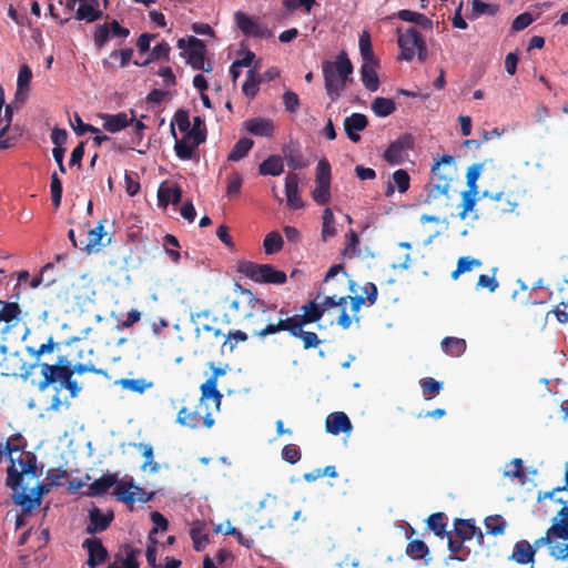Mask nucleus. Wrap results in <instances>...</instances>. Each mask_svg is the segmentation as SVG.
Returning <instances> with one entry per match:
<instances>
[{"instance_id":"aec40b11","label":"nucleus","mask_w":568,"mask_h":568,"mask_svg":"<svg viewBox=\"0 0 568 568\" xmlns=\"http://www.w3.org/2000/svg\"><path fill=\"white\" fill-rule=\"evenodd\" d=\"M326 432L332 435L351 433L353 425L344 412H335L327 415L325 420Z\"/></svg>"},{"instance_id":"6e6552de","label":"nucleus","mask_w":568,"mask_h":568,"mask_svg":"<svg viewBox=\"0 0 568 568\" xmlns=\"http://www.w3.org/2000/svg\"><path fill=\"white\" fill-rule=\"evenodd\" d=\"M98 116L102 120V128L105 131L115 133L131 125L133 131L136 133L138 139H142L141 133L145 129V125L142 121L135 120L133 111H131L130 115L125 112H120L116 114L101 113Z\"/></svg>"},{"instance_id":"393cba45","label":"nucleus","mask_w":568,"mask_h":568,"mask_svg":"<svg viewBox=\"0 0 568 568\" xmlns=\"http://www.w3.org/2000/svg\"><path fill=\"white\" fill-rule=\"evenodd\" d=\"M118 480V474L106 473L89 485L85 495L91 497L103 496Z\"/></svg>"},{"instance_id":"4d7b16f0","label":"nucleus","mask_w":568,"mask_h":568,"mask_svg":"<svg viewBox=\"0 0 568 568\" xmlns=\"http://www.w3.org/2000/svg\"><path fill=\"white\" fill-rule=\"evenodd\" d=\"M125 558L122 561V566H118L115 564H111L108 568H139L140 564L138 561V556L140 555V550L132 548L130 545H125L124 548Z\"/></svg>"},{"instance_id":"9d476101","label":"nucleus","mask_w":568,"mask_h":568,"mask_svg":"<svg viewBox=\"0 0 568 568\" xmlns=\"http://www.w3.org/2000/svg\"><path fill=\"white\" fill-rule=\"evenodd\" d=\"M176 423L189 428H197L202 423L206 428H211L214 425V418L209 412L207 404L199 403L194 410L182 407L178 413Z\"/></svg>"},{"instance_id":"864d4df0","label":"nucleus","mask_w":568,"mask_h":568,"mask_svg":"<svg viewBox=\"0 0 568 568\" xmlns=\"http://www.w3.org/2000/svg\"><path fill=\"white\" fill-rule=\"evenodd\" d=\"M485 527L487 534L498 536L505 532L507 523L500 515H494L485 519Z\"/></svg>"},{"instance_id":"4c0bfd02","label":"nucleus","mask_w":568,"mask_h":568,"mask_svg":"<svg viewBox=\"0 0 568 568\" xmlns=\"http://www.w3.org/2000/svg\"><path fill=\"white\" fill-rule=\"evenodd\" d=\"M443 351L453 357H459L466 351V341L458 337H445L442 343Z\"/></svg>"},{"instance_id":"bb28decb","label":"nucleus","mask_w":568,"mask_h":568,"mask_svg":"<svg viewBox=\"0 0 568 568\" xmlns=\"http://www.w3.org/2000/svg\"><path fill=\"white\" fill-rule=\"evenodd\" d=\"M12 359L17 361V365H19V369L11 368L10 366L6 365V371L0 373L1 376L6 377H21L22 379L27 381L29 376L31 375L32 369L37 366L36 364H27L18 353L12 354L9 358H6L4 362L8 363Z\"/></svg>"},{"instance_id":"bf43d9fd","label":"nucleus","mask_w":568,"mask_h":568,"mask_svg":"<svg viewBox=\"0 0 568 568\" xmlns=\"http://www.w3.org/2000/svg\"><path fill=\"white\" fill-rule=\"evenodd\" d=\"M463 539H454L452 537L448 538V549L452 554L455 555L454 559L458 561H464L469 556L470 550L464 545Z\"/></svg>"},{"instance_id":"680f3d73","label":"nucleus","mask_w":568,"mask_h":568,"mask_svg":"<svg viewBox=\"0 0 568 568\" xmlns=\"http://www.w3.org/2000/svg\"><path fill=\"white\" fill-rule=\"evenodd\" d=\"M316 186L312 191L313 200L320 204L325 205L331 200V183H315Z\"/></svg>"},{"instance_id":"a18cd8bd","label":"nucleus","mask_w":568,"mask_h":568,"mask_svg":"<svg viewBox=\"0 0 568 568\" xmlns=\"http://www.w3.org/2000/svg\"><path fill=\"white\" fill-rule=\"evenodd\" d=\"M283 153L287 161V165L293 170L303 169L307 165L305 158L297 150L292 148V144L285 145Z\"/></svg>"},{"instance_id":"4468645a","label":"nucleus","mask_w":568,"mask_h":568,"mask_svg":"<svg viewBox=\"0 0 568 568\" xmlns=\"http://www.w3.org/2000/svg\"><path fill=\"white\" fill-rule=\"evenodd\" d=\"M237 28L247 37L255 38H270L272 32L266 26L258 23L253 18L248 17L242 11H237L234 14Z\"/></svg>"},{"instance_id":"412c9836","label":"nucleus","mask_w":568,"mask_h":568,"mask_svg":"<svg viewBox=\"0 0 568 568\" xmlns=\"http://www.w3.org/2000/svg\"><path fill=\"white\" fill-rule=\"evenodd\" d=\"M83 547L88 549L89 558L88 565L90 568H95L98 565L104 562L108 558V550L99 538H89L83 542Z\"/></svg>"},{"instance_id":"c9c22d12","label":"nucleus","mask_w":568,"mask_h":568,"mask_svg":"<svg viewBox=\"0 0 568 568\" xmlns=\"http://www.w3.org/2000/svg\"><path fill=\"white\" fill-rule=\"evenodd\" d=\"M106 220H101L94 229L88 231V240L83 245V250L91 253L98 246L103 245L102 240L106 235L104 232V223Z\"/></svg>"},{"instance_id":"49530a36","label":"nucleus","mask_w":568,"mask_h":568,"mask_svg":"<svg viewBox=\"0 0 568 568\" xmlns=\"http://www.w3.org/2000/svg\"><path fill=\"white\" fill-rule=\"evenodd\" d=\"M261 82V77L255 69H251L247 71L246 80L243 83L242 91L247 98H254L258 92V84Z\"/></svg>"},{"instance_id":"f03ea898","label":"nucleus","mask_w":568,"mask_h":568,"mask_svg":"<svg viewBox=\"0 0 568 568\" xmlns=\"http://www.w3.org/2000/svg\"><path fill=\"white\" fill-rule=\"evenodd\" d=\"M556 501L562 504L557 517L552 519V526H557L558 531L551 534V541L548 544V552L556 560L568 559V500L556 498Z\"/></svg>"},{"instance_id":"c03bdc74","label":"nucleus","mask_w":568,"mask_h":568,"mask_svg":"<svg viewBox=\"0 0 568 568\" xmlns=\"http://www.w3.org/2000/svg\"><path fill=\"white\" fill-rule=\"evenodd\" d=\"M372 110L377 116L385 118L396 110V105L392 99L378 97L373 101Z\"/></svg>"},{"instance_id":"c85d7f7f","label":"nucleus","mask_w":568,"mask_h":568,"mask_svg":"<svg viewBox=\"0 0 568 568\" xmlns=\"http://www.w3.org/2000/svg\"><path fill=\"white\" fill-rule=\"evenodd\" d=\"M20 315L21 308L18 303L0 301V322L6 324L3 333L11 328L13 322L19 321Z\"/></svg>"},{"instance_id":"473e14b6","label":"nucleus","mask_w":568,"mask_h":568,"mask_svg":"<svg viewBox=\"0 0 568 568\" xmlns=\"http://www.w3.org/2000/svg\"><path fill=\"white\" fill-rule=\"evenodd\" d=\"M201 398L200 404H206L209 399H212L215 409L219 410L222 402V394L217 389L215 377H210L204 384L201 385Z\"/></svg>"},{"instance_id":"3c124183","label":"nucleus","mask_w":568,"mask_h":568,"mask_svg":"<svg viewBox=\"0 0 568 568\" xmlns=\"http://www.w3.org/2000/svg\"><path fill=\"white\" fill-rule=\"evenodd\" d=\"M283 244H284L283 237L278 232H276V231L270 232L263 241L264 252L267 255L275 254L282 250Z\"/></svg>"},{"instance_id":"2eb2a0df","label":"nucleus","mask_w":568,"mask_h":568,"mask_svg":"<svg viewBox=\"0 0 568 568\" xmlns=\"http://www.w3.org/2000/svg\"><path fill=\"white\" fill-rule=\"evenodd\" d=\"M187 63L194 70H203L205 72H211V64H207V67H205L206 47L204 42L195 37H190L187 40Z\"/></svg>"},{"instance_id":"79ce46f5","label":"nucleus","mask_w":568,"mask_h":568,"mask_svg":"<svg viewBox=\"0 0 568 568\" xmlns=\"http://www.w3.org/2000/svg\"><path fill=\"white\" fill-rule=\"evenodd\" d=\"M115 384L120 385L123 389H128L136 394H143L146 389L153 386L152 382H146L144 378H122L116 381Z\"/></svg>"},{"instance_id":"f257e3e1","label":"nucleus","mask_w":568,"mask_h":568,"mask_svg":"<svg viewBox=\"0 0 568 568\" xmlns=\"http://www.w3.org/2000/svg\"><path fill=\"white\" fill-rule=\"evenodd\" d=\"M354 67L345 51L337 54L335 61L322 62V72L327 95L332 101L337 100L346 89L347 82H352L351 74Z\"/></svg>"},{"instance_id":"b1692460","label":"nucleus","mask_w":568,"mask_h":568,"mask_svg":"<svg viewBox=\"0 0 568 568\" xmlns=\"http://www.w3.org/2000/svg\"><path fill=\"white\" fill-rule=\"evenodd\" d=\"M413 144H388L383 158L390 165L405 163L409 158V150Z\"/></svg>"},{"instance_id":"9b49d317","label":"nucleus","mask_w":568,"mask_h":568,"mask_svg":"<svg viewBox=\"0 0 568 568\" xmlns=\"http://www.w3.org/2000/svg\"><path fill=\"white\" fill-rule=\"evenodd\" d=\"M301 311L302 314H294L293 316H290L288 310L282 307L277 311V321H282L284 323H297L298 325H307L318 322L324 315V307L320 306V304L314 301L303 305Z\"/></svg>"},{"instance_id":"7ed1b4c3","label":"nucleus","mask_w":568,"mask_h":568,"mask_svg":"<svg viewBox=\"0 0 568 568\" xmlns=\"http://www.w3.org/2000/svg\"><path fill=\"white\" fill-rule=\"evenodd\" d=\"M304 326L305 325H298L297 323H284L282 321L275 323L268 322L265 327L254 331L253 334L260 339H264L268 335L286 331L291 336L302 341L304 349L316 348L322 341L315 332L304 331Z\"/></svg>"},{"instance_id":"cd10ccee","label":"nucleus","mask_w":568,"mask_h":568,"mask_svg":"<svg viewBox=\"0 0 568 568\" xmlns=\"http://www.w3.org/2000/svg\"><path fill=\"white\" fill-rule=\"evenodd\" d=\"M454 531L456 536L463 540H470L475 536L479 542L484 539L481 530L470 523L469 519H456L454 523Z\"/></svg>"},{"instance_id":"09e8293b","label":"nucleus","mask_w":568,"mask_h":568,"mask_svg":"<svg viewBox=\"0 0 568 568\" xmlns=\"http://www.w3.org/2000/svg\"><path fill=\"white\" fill-rule=\"evenodd\" d=\"M499 4L496 3H486L481 0L471 1V14L474 18H478L483 14L494 17L499 12Z\"/></svg>"},{"instance_id":"13d9d810","label":"nucleus","mask_w":568,"mask_h":568,"mask_svg":"<svg viewBox=\"0 0 568 568\" xmlns=\"http://www.w3.org/2000/svg\"><path fill=\"white\" fill-rule=\"evenodd\" d=\"M359 52L363 59V62H374V51L372 47L371 36L367 31H363L359 36Z\"/></svg>"},{"instance_id":"37998d69","label":"nucleus","mask_w":568,"mask_h":568,"mask_svg":"<svg viewBox=\"0 0 568 568\" xmlns=\"http://www.w3.org/2000/svg\"><path fill=\"white\" fill-rule=\"evenodd\" d=\"M186 139L192 140V142L206 141V125L201 116L196 115L193 118Z\"/></svg>"},{"instance_id":"2f4dec72","label":"nucleus","mask_w":568,"mask_h":568,"mask_svg":"<svg viewBox=\"0 0 568 568\" xmlns=\"http://www.w3.org/2000/svg\"><path fill=\"white\" fill-rule=\"evenodd\" d=\"M70 124L77 135L82 136L87 132L94 133L93 142H108L109 138L101 133V130L94 125L87 124L82 121L81 116L75 113L73 120L70 119Z\"/></svg>"},{"instance_id":"e433bc0d","label":"nucleus","mask_w":568,"mask_h":568,"mask_svg":"<svg viewBox=\"0 0 568 568\" xmlns=\"http://www.w3.org/2000/svg\"><path fill=\"white\" fill-rule=\"evenodd\" d=\"M190 536L193 541V548L196 551L203 550L209 544V537L205 532V524L201 520H196L192 524Z\"/></svg>"},{"instance_id":"774afa93","label":"nucleus","mask_w":568,"mask_h":568,"mask_svg":"<svg viewBox=\"0 0 568 568\" xmlns=\"http://www.w3.org/2000/svg\"><path fill=\"white\" fill-rule=\"evenodd\" d=\"M505 477L509 478H518L523 480L525 478V473L523 469V460L520 458H514L508 465L506 470L504 471Z\"/></svg>"},{"instance_id":"f8f14e48","label":"nucleus","mask_w":568,"mask_h":568,"mask_svg":"<svg viewBox=\"0 0 568 568\" xmlns=\"http://www.w3.org/2000/svg\"><path fill=\"white\" fill-rule=\"evenodd\" d=\"M454 173L443 171L440 163H435L432 168L430 181L426 186V200L430 202L446 195L450 187Z\"/></svg>"},{"instance_id":"5fc2aeb1","label":"nucleus","mask_w":568,"mask_h":568,"mask_svg":"<svg viewBox=\"0 0 568 568\" xmlns=\"http://www.w3.org/2000/svg\"><path fill=\"white\" fill-rule=\"evenodd\" d=\"M31 79L32 70L29 65L22 64L19 69L17 79V95L27 93L29 91Z\"/></svg>"},{"instance_id":"4be33fe9","label":"nucleus","mask_w":568,"mask_h":568,"mask_svg":"<svg viewBox=\"0 0 568 568\" xmlns=\"http://www.w3.org/2000/svg\"><path fill=\"white\" fill-rule=\"evenodd\" d=\"M368 124V120L365 114L362 113H353L349 116H346L344 120V130L347 134V138L352 142L359 141L358 131H363Z\"/></svg>"},{"instance_id":"052dcab7","label":"nucleus","mask_w":568,"mask_h":568,"mask_svg":"<svg viewBox=\"0 0 568 568\" xmlns=\"http://www.w3.org/2000/svg\"><path fill=\"white\" fill-rule=\"evenodd\" d=\"M69 374L70 375H74V374H84V373H93V374H97V375H102L104 377H108V372L103 368H97L92 363H87V364H82V363H78L75 365H72V363L69 361Z\"/></svg>"},{"instance_id":"8fccbe9b","label":"nucleus","mask_w":568,"mask_h":568,"mask_svg":"<svg viewBox=\"0 0 568 568\" xmlns=\"http://www.w3.org/2000/svg\"><path fill=\"white\" fill-rule=\"evenodd\" d=\"M202 331L204 332V335L199 337L203 343L206 342L211 347H215L217 345L222 346V342L225 339L226 335H224L220 328L203 325Z\"/></svg>"},{"instance_id":"dca6fc26","label":"nucleus","mask_w":568,"mask_h":568,"mask_svg":"<svg viewBox=\"0 0 568 568\" xmlns=\"http://www.w3.org/2000/svg\"><path fill=\"white\" fill-rule=\"evenodd\" d=\"M113 518L114 515L112 511L103 514L98 507H93L89 511V524L85 527V532L89 535H95L106 530Z\"/></svg>"},{"instance_id":"a211bd4d","label":"nucleus","mask_w":568,"mask_h":568,"mask_svg":"<svg viewBox=\"0 0 568 568\" xmlns=\"http://www.w3.org/2000/svg\"><path fill=\"white\" fill-rule=\"evenodd\" d=\"M485 197H490L494 202V210L498 214L511 213L518 205L517 197L513 192H498L496 194L484 193Z\"/></svg>"},{"instance_id":"39448f33","label":"nucleus","mask_w":568,"mask_h":568,"mask_svg":"<svg viewBox=\"0 0 568 568\" xmlns=\"http://www.w3.org/2000/svg\"><path fill=\"white\" fill-rule=\"evenodd\" d=\"M7 469V486L18 490L22 485L23 475L38 476L37 456L31 452H22L18 458H10Z\"/></svg>"},{"instance_id":"1a4fd4ad","label":"nucleus","mask_w":568,"mask_h":568,"mask_svg":"<svg viewBox=\"0 0 568 568\" xmlns=\"http://www.w3.org/2000/svg\"><path fill=\"white\" fill-rule=\"evenodd\" d=\"M41 369L42 379L38 383V389L44 392L50 385L65 379L69 375V359L67 356H59L55 364H37Z\"/></svg>"},{"instance_id":"7c9ffc66","label":"nucleus","mask_w":568,"mask_h":568,"mask_svg":"<svg viewBox=\"0 0 568 568\" xmlns=\"http://www.w3.org/2000/svg\"><path fill=\"white\" fill-rule=\"evenodd\" d=\"M377 61L363 62L361 67V80L369 92H375L379 88V79L376 72Z\"/></svg>"},{"instance_id":"6e6d98bb","label":"nucleus","mask_w":568,"mask_h":568,"mask_svg":"<svg viewBox=\"0 0 568 568\" xmlns=\"http://www.w3.org/2000/svg\"><path fill=\"white\" fill-rule=\"evenodd\" d=\"M481 261L469 256H463L457 261L456 270L452 273V278L457 280L463 273L471 271L474 267H480Z\"/></svg>"},{"instance_id":"20e7f679","label":"nucleus","mask_w":568,"mask_h":568,"mask_svg":"<svg viewBox=\"0 0 568 568\" xmlns=\"http://www.w3.org/2000/svg\"><path fill=\"white\" fill-rule=\"evenodd\" d=\"M398 47L400 49L399 60L412 61L415 55L419 62H425L428 58V49L422 33L414 27L405 31L397 29Z\"/></svg>"},{"instance_id":"423d86ee","label":"nucleus","mask_w":568,"mask_h":568,"mask_svg":"<svg viewBox=\"0 0 568 568\" xmlns=\"http://www.w3.org/2000/svg\"><path fill=\"white\" fill-rule=\"evenodd\" d=\"M7 469V486L18 490L22 485L23 475L38 476L37 456L31 452H22L18 458H10Z\"/></svg>"},{"instance_id":"e2e57ef3","label":"nucleus","mask_w":568,"mask_h":568,"mask_svg":"<svg viewBox=\"0 0 568 568\" xmlns=\"http://www.w3.org/2000/svg\"><path fill=\"white\" fill-rule=\"evenodd\" d=\"M59 344L54 342L53 337L50 336L45 343L41 344L38 348L28 346V354L37 361L44 354L52 353Z\"/></svg>"},{"instance_id":"f704fd0d","label":"nucleus","mask_w":568,"mask_h":568,"mask_svg":"<svg viewBox=\"0 0 568 568\" xmlns=\"http://www.w3.org/2000/svg\"><path fill=\"white\" fill-rule=\"evenodd\" d=\"M427 528L439 538L449 537L447 531V516L444 513H434L426 519Z\"/></svg>"},{"instance_id":"5701e85b","label":"nucleus","mask_w":568,"mask_h":568,"mask_svg":"<svg viewBox=\"0 0 568 568\" xmlns=\"http://www.w3.org/2000/svg\"><path fill=\"white\" fill-rule=\"evenodd\" d=\"M285 194L287 205L293 210H298L304 206L302 197L298 193V176L291 173L285 179Z\"/></svg>"},{"instance_id":"ea45409f","label":"nucleus","mask_w":568,"mask_h":568,"mask_svg":"<svg viewBox=\"0 0 568 568\" xmlns=\"http://www.w3.org/2000/svg\"><path fill=\"white\" fill-rule=\"evenodd\" d=\"M283 160L280 155H271L260 164L262 175L276 176L283 172Z\"/></svg>"},{"instance_id":"f3484780","label":"nucleus","mask_w":568,"mask_h":568,"mask_svg":"<svg viewBox=\"0 0 568 568\" xmlns=\"http://www.w3.org/2000/svg\"><path fill=\"white\" fill-rule=\"evenodd\" d=\"M536 555L534 554L532 547H530V541L527 539H519L514 544L511 554L508 559L518 565H530L534 567Z\"/></svg>"},{"instance_id":"a878e982","label":"nucleus","mask_w":568,"mask_h":568,"mask_svg":"<svg viewBox=\"0 0 568 568\" xmlns=\"http://www.w3.org/2000/svg\"><path fill=\"white\" fill-rule=\"evenodd\" d=\"M405 554L413 560H423L425 565H429L432 561L429 547L418 538L407 542Z\"/></svg>"},{"instance_id":"c756f323","label":"nucleus","mask_w":568,"mask_h":568,"mask_svg":"<svg viewBox=\"0 0 568 568\" xmlns=\"http://www.w3.org/2000/svg\"><path fill=\"white\" fill-rule=\"evenodd\" d=\"M246 130L255 135L262 138H271L274 132V124L270 119L255 118L245 122Z\"/></svg>"},{"instance_id":"338daca9","label":"nucleus","mask_w":568,"mask_h":568,"mask_svg":"<svg viewBox=\"0 0 568 568\" xmlns=\"http://www.w3.org/2000/svg\"><path fill=\"white\" fill-rule=\"evenodd\" d=\"M129 484H120L115 487L113 494L116 496L118 500L123 501L125 504H133L135 501V493H132Z\"/></svg>"},{"instance_id":"0e129e2a","label":"nucleus","mask_w":568,"mask_h":568,"mask_svg":"<svg viewBox=\"0 0 568 568\" xmlns=\"http://www.w3.org/2000/svg\"><path fill=\"white\" fill-rule=\"evenodd\" d=\"M163 246L171 261L178 263L181 258L180 252L176 250L180 247L178 239L172 234H166L163 239Z\"/></svg>"},{"instance_id":"a19ab883","label":"nucleus","mask_w":568,"mask_h":568,"mask_svg":"<svg viewBox=\"0 0 568 568\" xmlns=\"http://www.w3.org/2000/svg\"><path fill=\"white\" fill-rule=\"evenodd\" d=\"M396 16L405 22H413L423 28H432V20L423 13L403 9L399 10Z\"/></svg>"},{"instance_id":"58836bf2","label":"nucleus","mask_w":568,"mask_h":568,"mask_svg":"<svg viewBox=\"0 0 568 568\" xmlns=\"http://www.w3.org/2000/svg\"><path fill=\"white\" fill-rule=\"evenodd\" d=\"M172 125V133L175 135L174 133V128L176 126L181 133H183V139L182 140H178L175 138V142H186L185 139L187 138V134H189V131H190V126H191V121H190V116H189V113L187 111L185 110H178L174 114V118H173V121L171 123Z\"/></svg>"},{"instance_id":"ddd939ff","label":"nucleus","mask_w":568,"mask_h":568,"mask_svg":"<svg viewBox=\"0 0 568 568\" xmlns=\"http://www.w3.org/2000/svg\"><path fill=\"white\" fill-rule=\"evenodd\" d=\"M240 294L243 297L244 307L242 317L247 321H253L256 314H265L270 311H275L277 306L275 304H266L263 300L256 297L250 290L243 288L236 284Z\"/></svg>"},{"instance_id":"69168bd1","label":"nucleus","mask_w":568,"mask_h":568,"mask_svg":"<svg viewBox=\"0 0 568 568\" xmlns=\"http://www.w3.org/2000/svg\"><path fill=\"white\" fill-rule=\"evenodd\" d=\"M170 50H171V48H170L169 43L165 42V41H162V42L158 43L152 49L151 58L150 59H146L143 63H139L138 61H134V64H136V65H146L153 59H165V60H169Z\"/></svg>"},{"instance_id":"72a5a7b5","label":"nucleus","mask_w":568,"mask_h":568,"mask_svg":"<svg viewBox=\"0 0 568 568\" xmlns=\"http://www.w3.org/2000/svg\"><path fill=\"white\" fill-rule=\"evenodd\" d=\"M103 17V11L99 9V1L95 2L85 1L81 3L75 12L78 20H84L87 22H94Z\"/></svg>"},{"instance_id":"6ab92c4d","label":"nucleus","mask_w":568,"mask_h":568,"mask_svg":"<svg viewBox=\"0 0 568 568\" xmlns=\"http://www.w3.org/2000/svg\"><path fill=\"white\" fill-rule=\"evenodd\" d=\"M182 199V190L176 183L164 181L160 184L158 190L159 205L166 207L169 203L178 204Z\"/></svg>"},{"instance_id":"0eeeda50","label":"nucleus","mask_w":568,"mask_h":568,"mask_svg":"<svg viewBox=\"0 0 568 568\" xmlns=\"http://www.w3.org/2000/svg\"><path fill=\"white\" fill-rule=\"evenodd\" d=\"M239 272L256 283L282 285L287 280L285 272L275 270L271 264H257L251 261L240 263Z\"/></svg>"},{"instance_id":"de8ad7c7","label":"nucleus","mask_w":568,"mask_h":568,"mask_svg":"<svg viewBox=\"0 0 568 568\" xmlns=\"http://www.w3.org/2000/svg\"><path fill=\"white\" fill-rule=\"evenodd\" d=\"M422 393L426 399L436 397L443 389L444 385L442 382L436 381L433 377H424L419 381Z\"/></svg>"},{"instance_id":"603ef678","label":"nucleus","mask_w":568,"mask_h":568,"mask_svg":"<svg viewBox=\"0 0 568 568\" xmlns=\"http://www.w3.org/2000/svg\"><path fill=\"white\" fill-rule=\"evenodd\" d=\"M323 225H322V239L323 241H327L331 237H334L336 235V227H335V219L334 214L331 209L326 207L323 211Z\"/></svg>"}]
</instances>
